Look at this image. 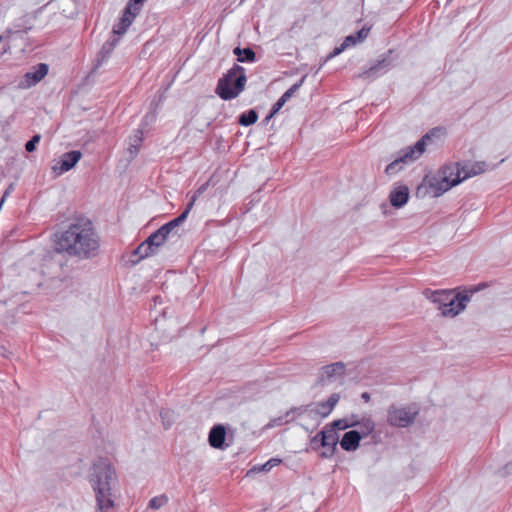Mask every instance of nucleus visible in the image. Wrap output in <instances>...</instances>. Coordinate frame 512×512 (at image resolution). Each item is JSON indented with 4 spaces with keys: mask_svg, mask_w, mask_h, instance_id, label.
<instances>
[{
    "mask_svg": "<svg viewBox=\"0 0 512 512\" xmlns=\"http://www.w3.org/2000/svg\"><path fill=\"white\" fill-rule=\"evenodd\" d=\"M99 237L93 223L86 217L75 218L67 228L56 235V250L88 259L97 254Z\"/></svg>",
    "mask_w": 512,
    "mask_h": 512,
    "instance_id": "f257e3e1",
    "label": "nucleus"
},
{
    "mask_svg": "<svg viewBox=\"0 0 512 512\" xmlns=\"http://www.w3.org/2000/svg\"><path fill=\"white\" fill-rule=\"evenodd\" d=\"M116 482L115 470L106 459H99L92 465L89 483L95 493L96 512H109L114 508L112 489Z\"/></svg>",
    "mask_w": 512,
    "mask_h": 512,
    "instance_id": "f03ea898",
    "label": "nucleus"
},
{
    "mask_svg": "<svg viewBox=\"0 0 512 512\" xmlns=\"http://www.w3.org/2000/svg\"><path fill=\"white\" fill-rule=\"evenodd\" d=\"M255 472H256V466H253V467H251V468L248 470V472H247V475H246V476H247V477H249L250 475H252V474H253V473H255Z\"/></svg>",
    "mask_w": 512,
    "mask_h": 512,
    "instance_id": "c03bdc74",
    "label": "nucleus"
},
{
    "mask_svg": "<svg viewBox=\"0 0 512 512\" xmlns=\"http://www.w3.org/2000/svg\"><path fill=\"white\" fill-rule=\"evenodd\" d=\"M409 199V190L407 186L399 185L395 187L389 195L390 203L395 208L403 207Z\"/></svg>",
    "mask_w": 512,
    "mask_h": 512,
    "instance_id": "dca6fc26",
    "label": "nucleus"
},
{
    "mask_svg": "<svg viewBox=\"0 0 512 512\" xmlns=\"http://www.w3.org/2000/svg\"><path fill=\"white\" fill-rule=\"evenodd\" d=\"M370 29L371 28L369 26H364L359 31L354 33V35L357 37L355 38L356 41H359L360 43L363 42L368 37Z\"/></svg>",
    "mask_w": 512,
    "mask_h": 512,
    "instance_id": "58836bf2",
    "label": "nucleus"
},
{
    "mask_svg": "<svg viewBox=\"0 0 512 512\" xmlns=\"http://www.w3.org/2000/svg\"><path fill=\"white\" fill-rule=\"evenodd\" d=\"M226 440V429L222 424L214 425L208 434L209 445L214 449L224 450L228 447Z\"/></svg>",
    "mask_w": 512,
    "mask_h": 512,
    "instance_id": "4468645a",
    "label": "nucleus"
},
{
    "mask_svg": "<svg viewBox=\"0 0 512 512\" xmlns=\"http://www.w3.org/2000/svg\"><path fill=\"white\" fill-rule=\"evenodd\" d=\"M169 411H162L160 413L161 417L164 419L168 415Z\"/></svg>",
    "mask_w": 512,
    "mask_h": 512,
    "instance_id": "49530a36",
    "label": "nucleus"
},
{
    "mask_svg": "<svg viewBox=\"0 0 512 512\" xmlns=\"http://www.w3.org/2000/svg\"><path fill=\"white\" fill-rule=\"evenodd\" d=\"M318 436H320L321 446H337L338 442H340L338 433L333 428H324L321 432L318 433Z\"/></svg>",
    "mask_w": 512,
    "mask_h": 512,
    "instance_id": "6ab92c4d",
    "label": "nucleus"
},
{
    "mask_svg": "<svg viewBox=\"0 0 512 512\" xmlns=\"http://www.w3.org/2000/svg\"><path fill=\"white\" fill-rule=\"evenodd\" d=\"M159 232L165 240H168L169 237L173 236H179L176 231H173L170 229V227L167 224L162 225L159 229L156 230Z\"/></svg>",
    "mask_w": 512,
    "mask_h": 512,
    "instance_id": "e433bc0d",
    "label": "nucleus"
},
{
    "mask_svg": "<svg viewBox=\"0 0 512 512\" xmlns=\"http://www.w3.org/2000/svg\"><path fill=\"white\" fill-rule=\"evenodd\" d=\"M233 52L237 56V61L239 62H253L256 57V53L250 47L243 49L236 47L234 48Z\"/></svg>",
    "mask_w": 512,
    "mask_h": 512,
    "instance_id": "b1692460",
    "label": "nucleus"
},
{
    "mask_svg": "<svg viewBox=\"0 0 512 512\" xmlns=\"http://www.w3.org/2000/svg\"><path fill=\"white\" fill-rule=\"evenodd\" d=\"M148 243H150L151 247L157 253L159 247H161L167 240L157 231L153 232L148 238Z\"/></svg>",
    "mask_w": 512,
    "mask_h": 512,
    "instance_id": "bb28decb",
    "label": "nucleus"
},
{
    "mask_svg": "<svg viewBox=\"0 0 512 512\" xmlns=\"http://www.w3.org/2000/svg\"><path fill=\"white\" fill-rule=\"evenodd\" d=\"M345 375V365L342 362L324 366L319 372V382L323 385L339 381Z\"/></svg>",
    "mask_w": 512,
    "mask_h": 512,
    "instance_id": "1a4fd4ad",
    "label": "nucleus"
},
{
    "mask_svg": "<svg viewBox=\"0 0 512 512\" xmlns=\"http://www.w3.org/2000/svg\"><path fill=\"white\" fill-rule=\"evenodd\" d=\"M419 412L415 404L407 406L391 405L387 411V422L394 427H408L412 424Z\"/></svg>",
    "mask_w": 512,
    "mask_h": 512,
    "instance_id": "0eeeda50",
    "label": "nucleus"
},
{
    "mask_svg": "<svg viewBox=\"0 0 512 512\" xmlns=\"http://www.w3.org/2000/svg\"><path fill=\"white\" fill-rule=\"evenodd\" d=\"M206 186H207V184H204V185H202V186H201V187L196 191V193L193 195V196H195V199L197 198V195H198V194H201V193L206 189Z\"/></svg>",
    "mask_w": 512,
    "mask_h": 512,
    "instance_id": "79ce46f5",
    "label": "nucleus"
},
{
    "mask_svg": "<svg viewBox=\"0 0 512 512\" xmlns=\"http://www.w3.org/2000/svg\"><path fill=\"white\" fill-rule=\"evenodd\" d=\"M459 164L461 182L480 175L487 171L488 165L484 161H467Z\"/></svg>",
    "mask_w": 512,
    "mask_h": 512,
    "instance_id": "f8f14e48",
    "label": "nucleus"
},
{
    "mask_svg": "<svg viewBox=\"0 0 512 512\" xmlns=\"http://www.w3.org/2000/svg\"><path fill=\"white\" fill-rule=\"evenodd\" d=\"M28 30H29V28L22 29L20 26H15V28H7L6 31L4 32V35H1V36H2V39L10 40L13 37V35L22 33V32L27 33Z\"/></svg>",
    "mask_w": 512,
    "mask_h": 512,
    "instance_id": "f704fd0d",
    "label": "nucleus"
},
{
    "mask_svg": "<svg viewBox=\"0 0 512 512\" xmlns=\"http://www.w3.org/2000/svg\"><path fill=\"white\" fill-rule=\"evenodd\" d=\"M9 49H10V46H6V47H4V49H3V53L8 52V50H9Z\"/></svg>",
    "mask_w": 512,
    "mask_h": 512,
    "instance_id": "de8ad7c7",
    "label": "nucleus"
},
{
    "mask_svg": "<svg viewBox=\"0 0 512 512\" xmlns=\"http://www.w3.org/2000/svg\"><path fill=\"white\" fill-rule=\"evenodd\" d=\"M41 136L39 134H35L27 143L25 144V149L27 152H33L36 150V145L40 142Z\"/></svg>",
    "mask_w": 512,
    "mask_h": 512,
    "instance_id": "4c0bfd02",
    "label": "nucleus"
},
{
    "mask_svg": "<svg viewBox=\"0 0 512 512\" xmlns=\"http://www.w3.org/2000/svg\"><path fill=\"white\" fill-rule=\"evenodd\" d=\"M318 442L320 443V436H318L317 434L315 437L312 438L311 443L316 444Z\"/></svg>",
    "mask_w": 512,
    "mask_h": 512,
    "instance_id": "a18cd8bd",
    "label": "nucleus"
},
{
    "mask_svg": "<svg viewBox=\"0 0 512 512\" xmlns=\"http://www.w3.org/2000/svg\"><path fill=\"white\" fill-rule=\"evenodd\" d=\"M194 202H195V196H192V198H191L190 202L187 204L185 210L179 216H177L176 218H174L171 221H169L168 223H166L170 227L171 230L175 231V229L186 220L191 208L194 205Z\"/></svg>",
    "mask_w": 512,
    "mask_h": 512,
    "instance_id": "4be33fe9",
    "label": "nucleus"
},
{
    "mask_svg": "<svg viewBox=\"0 0 512 512\" xmlns=\"http://www.w3.org/2000/svg\"><path fill=\"white\" fill-rule=\"evenodd\" d=\"M394 62L395 59L393 57V51L389 50L380 60L377 61L375 65L371 66L365 74L368 76H379L384 74L394 65Z\"/></svg>",
    "mask_w": 512,
    "mask_h": 512,
    "instance_id": "2eb2a0df",
    "label": "nucleus"
},
{
    "mask_svg": "<svg viewBox=\"0 0 512 512\" xmlns=\"http://www.w3.org/2000/svg\"><path fill=\"white\" fill-rule=\"evenodd\" d=\"M322 447L324 448V450L322 451L321 456L323 458H331L334 455L337 446L331 445Z\"/></svg>",
    "mask_w": 512,
    "mask_h": 512,
    "instance_id": "ea45409f",
    "label": "nucleus"
},
{
    "mask_svg": "<svg viewBox=\"0 0 512 512\" xmlns=\"http://www.w3.org/2000/svg\"><path fill=\"white\" fill-rule=\"evenodd\" d=\"M358 433L361 435V439L370 435L375 429V423L371 419H364L361 423H358Z\"/></svg>",
    "mask_w": 512,
    "mask_h": 512,
    "instance_id": "a878e982",
    "label": "nucleus"
},
{
    "mask_svg": "<svg viewBox=\"0 0 512 512\" xmlns=\"http://www.w3.org/2000/svg\"><path fill=\"white\" fill-rule=\"evenodd\" d=\"M154 254H156L155 251L153 250L150 243H148V240L146 239L133 251V256H137V259L132 260V262L134 264L138 263L140 260L152 256Z\"/></svg>",
    "mask_w": 512,
    "mask_h": 512,
    "instance_id": "412c9836",
    "label": "nucleus"
},
{
    "mask_svg": "<svg viewBox=\"0 0 512 512\" xmlns=\"http://www.w3.org/2000/svg\"><path fill=\"white\" fill-rule=\"evenodd\" d=\"M361 398H362L365 402H369V401H370V395H369V393H368V392H364V393H362Z\"/></svg>",
    "mask_w": 512,
    "mask_h": 512,
    "instance_id": "37998d69",
    "label": "nucleus"
},
{
    "mask_svg": "<svg viewBox=\"0 0 512 512\" xmlns=\"http://www.w3.org/2000/svg\"><path fill=\"white\" fill-rule=\"evenodd\" d=\"M143 3H144V0H129L125 7L127 14H131L132 16H137L142 9Z\"/></svg>",
    "mask_w": 512,
    "mask_h": 512,
    "instance_id": "c85d7f7f",
    "label": "nucleus"
},
{
    "mask_svg": "<svg viewBox=\"0 0 512 512\" xmlns=\"http://www.w3.org/2000/svg\"><path fill=\"white\" fill-rule=\"evenodd\" d=\"M445 134L446 131L442 127H435L429 130L413 146L404 148L400 152V155L387 165L385 173L389 176L395 175L402 170L405 165L418 160L428 147L438 146L442 142Z\"/></svg>",
    "mask_w": 512,
    "mask_h": 512,
    "instance_id": "7ed1b4c3",
    "label": "nucleus"
},
{
    "mask_svg": "<svg viewBox=\"0 0 512 512\" xmlns=\"http://www.w3.org/2000/svg\"><path fill=\"white\" fill-rule=\"evenodd\" d=\"M287 101L281 96L277 102L273 105L270 112L266 115L264 122H268L286 103Z\"/></svg>",
    "mask_w": 512,
    "mask_h": 512,
    "instance_id": "2f4dec72",
    "label": "nucleus"
},
{
    "mask_svg": "<svg viewBox=\"0 0 512 512\" xmlns=\"http://www.w3.org/2000/svg\"><path fill=\"white\" fill-rule=\"evenodd\" d=\"M355 38H357V37H356L354 34H350V35H348V36L344 39L343 43H342L340 46L336 47V48L333 50V52H331V53L327 56L326 61H327V60H329V59H331V58H333V57H335V56H337V55H339V54H340V53H342L345 49H347V48H349V47H352V46H355L356 44L360 43L359 41H356V39H355Z\"/></svg>",
    "mask_w": 512,
    "mask_h": 512,
    "instance_id": "5701e85b",
    "label": "nucleus"
},
{
    "mask_svg": "<svg viewBox=\"0 0 512 512\" xmlns=\"http://www.w3.org/2000/svg\"><path fill=\"white\" fill-rule=\"evenodd\" d=\"M454 290H430L426 289L423 294L429 299L432 303H434L437 309L441 312L443 316L444 307L447 304V301H450V297L454 293Z\"/></svg>",
    "mask_w": 512,
    "mask_h": 512,
    "instance_id": "ddd939ff",
    "label": "nucleus"
},
{
    "mask_svg": "<svg viewBox=\"0 0 512 512\" xmlns=\"http://www.w3.org/2000/svg\"><path fill=\"white\" fill-rule=\"evenodd\" d=\"M81 157L82 153L78 150L66 152L60 157V160L52 167V169L58 175L63 174L71 170L78 163Z\"/></svg>",
    "mask_w": 512,
    "mask_h": 512,
    "instance_id": "9d476101",
    "label": "nucleus"
},
{
    "mask_svg": "<svg viewBox=\"0 0 512 512\" xmlns=\"http://www.w3.org/2000/svg\"><path fill=\"white\" fill-rule=\"evenodd\" d=\"M512 473V462L511 463H508L505 467H504V474H510Z\"/></svg>",
    "mask_w": 512,
    "mask_h": 512,
    "instance_id": "a19ab883",
    "label": "nucleus"
},
{
    "mask_svg": "<svg viewBox=\"0 0 512 512\" xmlns=\"http://www.w3.org/2000/svg\"><path fill=\"white\" fill-rule=\"evenodd\" d=\"M287 101L281 96L277 102L273 105L270 112L266 115L264 122H268L286 103Z\"/></svg>",
    "mask_w": 512,
    "mask_h": 512,
    "instance_id": "473e14b6",
    "label": "nucleus"
},
{
    "mask_svg": "<svg viewBox=\"0 0 512 512\" xmlns=\"http://www.w3.org/2000/svg\"><path fill=\"white\" fill-rule=\"evenodd\" d=\"M306 76H303L297 83H295L294 85H292L283 95L282 97L288 101L292 96L293 94L302 86V84L304 83V80H305Z\"/></svg>",
    "mask_w": 512,
    "mask_h": 512,
    "instance_id": "72a5a7b5",
    "label": "nucleus"
},
{
    "mask_svg": "<svg viewBox=\"0 0 512 512\" xmlns=\"http://www.w3.org/2000/svg\"><path fill=\"white\" fill-rule=\"evenodd\" d=\"M356 423H348L346 420L344 419H339V420H335L332 424H331V427L330 428H333L335 431L336 430H345L349 427H353L355 426Z\"/></svg>",
    "mask_w": 512,
    "mask_h": 512,
    "instance_id": "c9c22d12",
    "label": "nucleus"
},
{
    "mask_svg": "<svg viewBox=\"0 0 512 512\" xmlns=\"http://www.w3.org/2000/svg\"><path fill=\"white\" fill-rule=\"evenodd\" d=\"M461 183L458 163H450L441 168L437 176L429 181V193L437 198Z\"/></svg>",
    "mask_w": 512,
    "mask_h": 512,
    "instance_id": "423d86ee",
    "label": "nucleus"
},
{
    "mask_svg": "<svg viewBox=\"0 0 512 512\" xmlns=\"http://www.w3.org/2000/svg\"><path fill=\"white\" fill-rule=\"evenodd\" d=\"M238 122L242 126H249L256 122V109H250L247 113L239 116Z\"/></svg>",
    "mask_w": 512,
    "mask_h": 512,
    "instance_id": "cd10ccee",
    "label": "nucleus"
},
{
    "mask_svg": "<svg viewBox=\"0 0 512 512\" xmlns=\"http://www.w3.org/2000/svg\"><path fill=\"white\" fill-rule=\"evenodd\" d=\"M339 400H340V395L338 393H333L324 402H319V403H315V404L308 405V406L291 408L290 410L285 412L283 415L272 419L264 427V429L282 426V425L289 423L295 419H300V418H304V417L310 418V419L318 422L320 419L325 418L331 414V412L333 411L334 407L337 405Z\"/></svg>",
    "mask_w": 512,
    "mask_h": 512,
    "instance_id": "20e7f679",
    "label": "nucleus"
},
{
    "mask_svg": "<svg viewBox=\"0 0 512 512\" xmlns=\"http://www.w3.org/2000/svg\"><path fill=\"white\" fill-rule=\"evenodd\" d=\"M282 460L280 458H271L267 462H265L263 465L258 466V473L259 472H269L274 467L278 466Z\"/></svg>",
    "mask_w": 512,
    "mask_h": 512,
    "instance_id": "c756f323",
    "label": "nucleus"
},
{
    "mask_svg": "<svg viewBox=\"0 0 512 512\" xmlns=\"http://www.w3.org/2000/svg\"><path fill=\"white\" fill-rule=\"evenodd\" d=\"M169 426H171V423H168L167 425H165V428H168Z\"/></svg>",
    "mask_w": 512,
    "mask_h": 512,
    "instance_id": "09e8293b",
    "label": "nucleus"
},
{
    "mask_svg": "<svg viewBox=\"0 0 512 512\" xmlns=\"http://www.w3.org/2000/svg\"><path fill=\"white\" fill-rule=\"evenodd\" d=\"M142 132L140 130H137L136 131V135L131 139L130 143H129V147H128V153L130 155V158L133 159L139 149H140V146L142 144V141H143V137H142Z\"/></svg>",
    "mask_w": 512,
    "mask_h": 512,
    "instance_id": "393cba45",
    "label": "nucleus"
},
{
    "mask_svg": "<svg viewBox=\"0 0 512 512\" xmlns=\"http://www.w3.org/2000/svg\"><path fill=\"white\" fill-rule=\"evenodd\" d=\"M49 67L45 63H39L34 66L31 71L24 75L23 81L20 82L21 88H29L39 83L48 73Z\"/></svg>",
    "mask_w": 512,
    "mask_h": 512,
    "instance_id": "9b49d317",
    "label": "nucleus"
},
{
    "mask_svg": "<svg viewBox=\"0 0 512 512\" xmlns=\"http://www.w3.org/2000/svg\"><path fill=\"white\" fill-rule=\"evenodd\" d=\"M135 18L136 16L127 14L126 10L124 9V13L120 21L113 26V34L117 36H122L123 34H125Z\"/></svg>",
    "mask_w": 512,
    "mask_h": 512,
    "instance_id": "aec40b11",
    "label": "nucleus"
},
{
    "mask_svg": "<svg viewBox=\"0 0 512 512\" xmlns=\"http://www.w3.org/2000/svg\"><path fill=\"white\" fill-rule=\"evenodd\" d=\"M470 301V297L467 293L454 292L450 297V301H447L444 307V317H455L460 314L467 306Z\"/></svg>",
    "mask_w": 512,
    "mask_h": 512,
    "instance_id": "6e6552de",
    "label": "nucleus"
},
{
    "mask_svg": "<svg viewBox=\"0 0 512 512\" xmlns=\"http://www.w3.org/2000/svg\"><path fill=\"white\" fill-rule=\"evenodd\" d=\"M118 42L119 38L114 37L110 40H107L103 44L101 50L97 55V63L95 65L96 68L100 67L102 63L110 56L111 52L113 51Z\"/></svg>",
    "mask_w": 512,
    "mask_h": 512,
    "instance_id": "a211bd4d",
    "label": "nucleus"
},
{
    "mask_svg": "<svg viewBox=\"0 0 512 512\" xmlns=\"http://www.w3.org/2000/svg\"><path fill=\"white\" fill-rule=\"evenodd\" d=\"M246 81L245 69L238 64H234L218 80L215 92L222 100H232L244 90Z\"/></svg>",
    "mask_w": 512,
    "mask_h": 512,
    "instance_id": "39448f33",
    "label": "nucleus"
},
{
    "mask_svg": "<svg viewBox=\"0 0 512 512\" xmlns=\"http://www.w3.org/2000/svg\"><path fill=\"white\" fill-rule=\"evenodd\" d=\"M361 441V435L356 430L346 432L340 440V446L347 452L355 451L358 449Z\"/></svg>",
    "mask_w": 512,
    "mask_h": 512,
    "instance_id": "f3484780",
    "label": "nucleus"
},
{
    "mask_svg": "<svg viewBox=\"0 0 512 512\" xmlns=\"http://www.w3.org/2000/svg\"><path fill=\"white\" fill-rule=\"evenodd\" d=\"M168 502V497L166 495H160L153 497L149 502V507L152 509H159L163 507Z\"/></svg>",
    "mask_w": 512,
    "mask_h": 512,
    "instance_id": "7c9ffc66",
    "label": "nucleus"
}]
</instances>
